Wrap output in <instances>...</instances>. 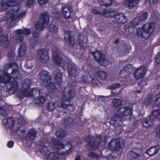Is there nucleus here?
<instances>
[{
    "mask_svg": "<svg viewBox=\"0 0 160 160\" xmlns=\"http://www.w3.org/2000/svg\"><path fill=\"white\" fill-rule=\"evenodd\" d=\"M38 57L39 61L42 63H46L48 62L49 60L48 51L44 49L38 51Z\"/></svg>",
    "mask_w": 160,
    "mask_h": 160,
    "instance_id": "11",
    "label": "nucleus"
},
{
    "mask_svg": "<svg viewBox=\"0 0 160 160\" xmlns=\"http://www.w3.org/2000/svg\"><path fill=\"white\" fill-rule=\"evenodd\" d=\"M155 60L157 63H160V57L158 54L157 55Z\"/></svg>",
    "mask_w": 160,
    "mask_h": 160,
    "instance_id": "63",
    "label": "nucleus"
},
{
    "mask_svg": "<svg viewBox=\"0 0 160 160\" xmlns=\"http://www.w3.org/2000/svg\"><path fill=\"white\" fill-rule=\"evenodd\" d=\"M151 118H152L151 115L147 118H146L142 123V126L146 128L150 127L153 125V122Z\"/></svg>",
    "mask_w": 160,
    "mask_h": 160,
    "instance_id": "25",
    "label": "nucleus"
},
{
    "mask_svg": "<svg viewBox=\"0 0 160 160\" xmlns=\"http://www.w3.org/2000/svg\"><path fill=\"white\" fill-rule=\"evenodd\" d=\"M138 3V0H125L124 3V5L129 8L137 6Z\"/></svg>",
    "mask_w": 160,
    "mask_h": 160,
    "instance_id": "19",
    "label": "nucleus"
},
{
    "mask_svg": "<svg viewBox=\"0 0 160 160\" xmlns=\"http://www.w3.org/2000/svg\"><path fill=\"white\" fill-rule=\"evenodd\" d=\"M62 74L59 72L56 75L55 79L56 82L58 83H61L62 82Z\"/></svg>",
    "mask_w": 160,
    "mask_h": 160,
    "instance_id": "42",
    "label": "nucleus"
},
{
    "mask_svg": "<svg viewBox=\"0 0 160 160\" xmlns=\"http://www.w3.org/2000/svg\"><path fill=\"white\" fill-rule=\"evenodd\" d=\"M112 104L115 107H118L121 105V101L119 99H115L113 100Z\"/></svg>",
    "mask_w": 160,
    "mask_h": 160,
    "instance_id": "44",
    "label": "nucleus"
},
{
    "mask_svg": "<svg viewBox=\"0 0 160 160\" xmlns=\"http://www.w3.org/2000/svg\"><path fill=\"white\" fill-rule=\"evenodd\" d=\"M160 149V146H157L152 147L147 151V153L151 156H153L157 153Z\"/></svg>",
    "mask_w": 160,
    "mask_h": 160,
    "instance_id": "26",
    "label": "nucleus"
},
{
    "mask_svg": "<svg viewBox=\"0 0 160 160\" xmlns=\"http://www.w3.org/2000/svg\"><path fill=\"white\" fill-rule=\"evenodd\" d=\"M53 59L55 64L58 66H62L65 64V61L58 52H53Z\"/></svg>",
    "mask_w": 160,
    "mask_h": 160,
    "instance_id": "14",
    "label": "nucleus"
},
{
    "mask_svg": "<svg viewBox=\"0 0 160 160\" xmlns=\"http://www.w3.org/2000/svg\"><path fill=\"white\" fill-rule=\"evenodd\" d=\"M36 134V132L33 129L30 130L26 138L28 140H33Z\"/></svg>",
    "mask_w": 160,
    "mask_h": 160,
    "instance_id": "33",
    "label": "nucleus"
},
{
    "mask_svg": "<svg viewBox=\"0 0 160 160\" xmlns=\"http://www.w3.org/2000/svg\"><path fill=\"white\" fill-rule=\"evenodd\" d=\"M142 23L139 18H136L131 21L128 26L125 27L124 29L127 32L131 34L133 33V28L137 26L141 25Z\"/></svg>",
    "mask_w": 160,
    "mask_h": 160,
    "instance_id": "9",
    "label": "nucleus"
},
{
    "mask_svg": "<svg viewBox=\"0 0 160 160\" xmlns=\"http://www.w3.org/2000/svg\"><path fill=\"white\" fill-rule=\"evenodd\" d=\"M39 75L41 79L43 82V84L46 86L49 92L53 93L58 91L54 84L51 83L50 77L48 75V73L47 71H42Z\"/></svg>",
    "mask_w": 160,
    "mask_h": 160,
    "instance_id": "3",
    "label": "nucleus"
},
{
    "mask_svg": "<svg viewBox=\"0 0 160 160\" xmlns=\"http://www.w3.org/2000/svg\"><path fill=\"white\" fill-rule=\"evenodd\" d=\"M65 39L66 42H68L71 46H73L75 43L73 33L71 31L65 32Z\"/></svg>",
    "mask_w": 160,
    "mask_h": 160,
    "instance_id": "15",
    "label": "nucleus"
},
{
    "mask_svg": "<svg viewBox=\"0 0 160 160\" xmlns=\"http://www.w3.org/2000/svg\"><path fill=\"white\" fill-rule=\"evenodd\" d=\"M152 100L151 96H148L145 98L144 103L146 105H148L151 103Z\"/></svg>",
    "mask_w": 160,
    "mask_h": 160,
    "instance_id": "47",
    "label": "nucleus"
},
{
    "mask_svg": "<svg viewBox=\"0 0 160 160\" xmlns=\"http://www.w3.org/2000/svg\"><path fill=\"white\" fill-rule=\"evenodd\" d=\"M60 14L58 12H54L52 14V16L57 19H58L60 17Z\"/></svg>",
    "mask_w": 160,
    "mask_h": 160,
    "instance_id": "53",
    "label": "nucleus"
},
{
    "mask_svg": "<svg viewBox=\"0 0 160 160\" xmlns=\"http://www.w3.org/2000/svg\"><path fill=\"white\" fill-rule=\"evenodd\" d=\"M6 18L7 20L9 22H12L17 18V17L15 16L13 11H10L7 13Z\"/></svg>",
    "mask_w": 160,
    "mask_h": 160,
    "instance_id": "27",
    "label": "nucleus"
},
{
    "mask_svg": "<svg viewBox=\"0 0 160 160\" xmlns=\"http://www.w3.org/2000/svg\"><path fill=\"white\" fill-rule=\"evenodd\" d=\"M58 107L59 108L62 107L64 108H66L68 107V105L64 103H61L60 105H58Z\"/></svg>",
    "mask_w": 160,
    "mask_h": 160,
    "instance_id": "58",
    "label": "nucleus"
},
{
    "mask_svg": "<svg viewBox=\"0 0 160 160\" xmlns=\"http://www.w3.org/2000/svg\"><path fill=\"white\" fill-rule=\"evenodd\" d=\"M25 132V130L23 128H21L18 129L17 132L18 133L20 134L21 137L24 138V133Z\"/></svg>",
    "mask_w": 160,
    "mask_h": 160,
    "instance_id": "46",
    "label": "nucleus"
},
{
    "mask_svg": "<svg viewBox=\"0 0 160 160\" xmlns=\"http://www.w3.org/2000/svg\"><path fill=\"white\" fill-rule=\"evenodd\" d=\"M8 83V87L10 91L14 92H16L19 88L18 83L15 80H10Z\"/></svg>",
    "mask_w": 160,
    "mask_h": 160,
    "instance_id": "18",
    "label": "nucleus"
},
{
    "mask_svg": "<svg viewBox=\"0 0 160 160\" xmlns=\"http://www.w3.org/2000/svg\"><path fill=\"white\" fill-rule=\"evenodd\" d=\"M75 93L74 90L66 89L62 94V99L65 102L68 101L74 97Z\"/></svg>",
    "mask_w": 160,
    "mask_h": 160,
    "instance_id": "12",
    "label": "nucleus"
},
{
    "mask_svg": "<svg viewBox=\"0 0 160 160\" xmlns=\"http://www.w3.org/2000/svg\"><path fill=\"white\" fill-rule=\"evenodd\" d=\"M2 123L6 128H10L12 127L14 122L12 118L8 117L7 118L3 119L2 120Z\"/></svg>",
    "mask_w": 160,
    "mask_h": 160,
    "instance_id": "21",
    "label": "nucleus"
},
{
    "mask_svg": "<svg viewBox=\"0 0 160 160\" xmlns=\"http://www.w3.org/2000/svg\"><path fill=\"white\" fill-rule=\"evenodd\" d=\"M50 147L53 151L52 152H50L47 147L44 146L42 148V150L44 155L48 159L58 160L59 156V154L58 152L60 149L63 148L64 145L58 141L56 140L53 141Z\"/></svg>",
    "mask_w": 160,
    "mask_h": 160,
    "instance_id": "2",
    "label": "nucleus"
},
{
    "mask_svg": "<svg viewBox=\"0 0 160 160\" xmlns=\"http://www.w3.org/2000/svg\"><path fill=\"white\" fill-rule=\"evenodd\" d=\"M49 15L47 12L42 13L40 16V20L35 24L36 28L41 30L46 27L48 23Z\"/></svg>",
    "mask_w": 160,
    "mask_h": 160,
    "instance_id": "5",
    "label": "nucleus"
},
{
    "mask_svg": "<svg viewBox=\"0 0 160 160\" xmlns=\"http://www.w3.org/2000/svg\"><path fill=\"white\" fill-rule=\"evenodd\" d=\"M144 31L142 26V28H139L137 29L136 34L138 35L142 36L143 38H147V37L144 36Z\"/></svg>",
    "mask_w": 160,
    "mask_h": 160,
    "instance_id": "37",
    "label": "nucleus"
},
{
    "mask_svg": "<svg viewBox=\"0 0 160 160\" xmlns=\"http://www.w3.org/2000/svg\"><path fill=\"white\" fill-rule=\"evenodd\" d=\"M128 155L133 158H136L138 157L139 154L133 151H131Z\"/></svg>",
    "mask_w": 160,
    "mask_h": 160,
    "instance_id": "48",
    "label": "nucleus"
},
{
    "mask_svg": "<svg viewBox=\"0 0 160 160\" xmlns=\"http://www.w3.org/2000/svg\"><path fill=\"white\" fill-rule=\"evenodd\" d=\"M133 66L131 64H128L125 67L123 70L120 72L119 75L121 77L123 78L128 74V73L132 71Z\"/></svg>",
    "mask_w": 160,
    "mask_h": 160,
    "instance_id": "16",
    "label": "nucleus"
},
{
    "mask_svg": "<svg viewBox=\"0 0 160 160\" xmlns=\"http://www.w3.org/2000/svg\"><path fill=\"white\" fill-rule=\"evenodd\" d=\"M91 80L92 78L89 75L85 76L82 77V81L85 83H89L91 82Z\"/></svg>",
    "mask_w": 160,
    "mask_h": 160,
    "instance_id": "45",
    "label": "nucleus"
},
{
    "mask_svg": "<svg viewBox=\"0 0 160 160\" xmlns=\"http://www.w3.org/2000/svg\"><path fill=\"white\" fill-rule=\"evenodd\" d=\"M132 112V110L129 108H121L112 117L110 122L111 124L116 128L121 126L122 124L121 120H126L127 117L130 116L131 115Z\"/></svg>",
    "mask_w": 160,
    "mask_h": 160,
    "instance_id": "1",
    "label": "nucleus"
},
{
    "mask_svg": "<svg viewBox=\"0 0 160 160\" xmlns=\"http://www.w3.org/2000/svg\"><path fill=\"white\" fill-rule=\"evenodd\" d=\"M33 0H27L26 5L30 7L33 4Z\"/></svg>",
    "mask_w": 160,
    "mask_h": 160,
    "instance_id": "52",
    "label": "nucleus"
},
{
    "mask_svg": "<svg viewBox=\"0 0 160 160\" xmlns=\"http://www.w3.org/2000/svg\"><path fill=\"white\" fill-rule=\"evenodd\" d=\"M39 4L40 5H43L46 4L48 2V0H37Z\"/></svg>",
    "mask_w": 160,
    "mask_h": 160,
    "instance_id": "54",
    "label": "nucleus"
},
{
    "mask_svg": "<svg viewBox=\"0 0 160 160\" xmlns=\"http://www.w3.org/2000/svg\"><path fill=\"white\" fill-rule=\"evenodd\" d=\"M9 148H12L13 145V142L12 141H9L7 144Z\"/></svg>",
    "mask_w": 160,
    "mask_h": 160,
    "instance_id": "60",
    "label": "nucleus"
},
{
    "mask_svg": "<svg viewBox=\"0 0 160 160\" xmlns=\"http://www.w3.org/2000/svg\"><path fill=\"white\" fill-rule=\"evenodd\" d=\"M30 84L31 81L29 79H26L24 80L22 85L23 92L25 91V92H27L28 91Z\"/></svg>",
    "mask_w": 160,
    "mask_h": 160,
    "instance_id": "29",
    "label": "nucleus"
},
{
    "mask_svg": "<svg viewBox=\"0 0 160 160\" xmlns=\"http://www.w3.org/2000/svg\"><path fill=\"white\" fill-rule=\"evenodd\" d=\"M120 86V84L118 83H114L109 86V88L111 89H116L118 88Z\"/></svg>",
    "mask_w": 160,
    "mask_h": 160,
    "instance_id": "50",
    "label": "nucleus"
},
{
    "mask_svg": "<svg viewBox=\"0 0 160 160\" xmlns=\"http://www.w3.org/2000/svg\"><path fill=\"white\" fill-rule=\"evenodd\" d=\"M33 36L34 38L38 37L39 36V34L36 32H34L33 33Z\"/></svg>",
    "mask_w": 160,
    "mask_h": 160,
    "instance_id": "64",
    "label": "nucleus"
},
{
    "mask_svg": "<svg viewBox=\"0 0 160 160\" xmlns=\"http://www.w3.org/2000/svg\"><path fill=\"white\" fill-rule=\"evenodd\" d=\"M92 12L95 14H99L100 15V13H101V12H98L97 10L93 9L92 11Z\"/></svg>",
    "mask_w": 160,
    "mask_h": 160,
    "instance_id": "61",
    "label": "nucleus"
},
{
    "mask_svg": "<svg viewBox=\"0 0 160 160\" xmlns=\"http://www.w3.org/2000/svg\"><path fill=\"white\" fill-rule=\"evenodd\" d=\"M31 33L30 29L25 28L22 30L21 29H18L16 31L15 33L16 36L13 37V40L15 42L19 43L22 42L23 39L22 34L28 35Z\"/></svg>",
    "mask_w": 160,
    "mask_h": 160,
    "instance_id": "7",
    "label": "nucleus"
},
{
    "mask_svg": "<svg viewBox=\"0 0 160 160\" xmlns=\"http://www.w3.org/2000/svg\"><path fill=\"white\" fill-rule=\"evenodd\" d=\"M148 15V13L146 12H142L141 15L138 18H139L140 21L142 23L144 22L145 20L147 19Z\"/></svg>",
    "mask_w": 160,
    "mask_h": 160,
    "instance_id": "38",
    "label": "nucleus"
},
{
    "mask_svg": "<svg viewBox=\"0 0 160 160\" xmlns=\"http://www.w3.org/2000/svg\"><path fill=\"white\" fill-rule=\"evenodd\" d=\"M56 102H50L48 103V110L49 111L53 110L56 108L57 105Z\"/></svg>",
    "mask_w": 160,
    "mask_h": 160,
    "instance_id": "36",
    "label": "nucleus"
},
{
    "mask_svg": "<svg viewBox=\"0 0 160 160\" xmlns=\"http://www.w3.org/2000/svg\"><path fill=\"white\" fill-rule=\"evenodd\" d=\"M151 117H152V119H160V109L153 112L151 115Z\"/></svg>",
    "mask_w": 160,
    "mask_h": 160,
    "instance_id": "35",
    "label": "nucleus"
},
{
    "mask_svg": "<svg viewBox=\"0 0 160 160\" xmlns=\"http://www.w3.org/2000/svg\"><path fill=\"white\" fill-rule=\"evenodd\" d=\"M2 38L3 41H1L0 43L4 47H5V48H7L9 45V42L7 40L6 38L4 37Z\"/></svg>",
    "mask_w": 160,
    "mask_h": 160,
    "instance_id": "41",
    "label": "nucleus"
},
{
    "mask_svg": "<svg viewBox=\"0 0 160 160\" xmlns=\"http://www.w3.org/2000/svg\"><path fill=\"white\" fill-rule=\"evenodd\" d=\"M115 18L116 22L118 23H124L128 20L127 17L122 13L116 15Z\"/></svg>",
    "mask_w": 160,
    "mask_h": 160,
    "instance_id": "23",
    "label": "nucleus"
},
{
    "mask_svg": "<svg viewBox=\"0 0 160 160\" xmlns=\"http://www.w3.org/2000/svg\"><path fill=\"white\" fill-rule=\"evenodd\" d=\"M124 140L122 138L114 139L109 143L108 146L110 150L118 151L124 146Z\"/></svg>",
    "mask_w": 160,
    "mask_h": 160,
    "instance_id": "6",
    "label": "nucleus"
},
{
    "mask_svg": "<svg viewBox=\"0 0 160 160\" xmlns=\"http://www.w3.org/2000/svg\"><path fill=\"white\" fill-rule=\"evenodd\" d=\"M13 68V69L18 68V66L17 64L15 63H11L6 65L5 67V68L6 69L5 70H6L7 69Z\"/></svg>",
    "mask_w": 160,
    "mask_h": 160,
    "instance_id": "39",
    "label": "nucleus"
},
{
    "mask_svg": "<svg viewBox=\"0 0 160 160\" xmlns=\"http://www.w3.org/2000/svg\"><path fill=\"white\" fill-rule=\"evenodd\" d=\"M70 9L71 7L70 6H65L62 8V13L66 18L69 19L71 18L72 11Z\"/></svg>",
    "mask_w": 160,
    "mask_h": 160,
    "instance_id": "24",
    "label": "nucleus"
},
{
    "mask_svg": "<svg viewBox=\"0 0 160 160\" xmlns=\"http://www.w3.org/2000/svg\"><path fill=\"white\" fill-rule=\"evenodd\" d=\"M93 55L96 60L101 65L106 66L110 64L109 61L105 58V55L102 52L97 51Z\"/></svg>",
    "mask_w": 160,
    "mask_h": 160,
    "instance_id": "8",
    "label": "nucleus"
},
{
    "mask_svg": "<svg viewBox=\"0 0 160 160\" xmlns=\"http://www.w3.org/2000/svg\"><path fill=\"white\" fill-rule=\"evenodd\" d=\"M40 94V90L38 88H34L32 91L28 89L27 92H25V91L23 92V95L26 97H30L32 95L36 96L38 95H39Z\"/></svg>",
    "mask_w": 160,
    "mask_h": 160,
    "instance_id": "17",
    "label": "nucleus"
},
{
    "mask_svg": "<svg viewBox=\"0 0 160 160\" xmlns=\"http://www.w3.org/2000/svg\"><path fill=\"white\" fill-rule=\"evenodd\" d=\"M97 75L99 78L102 80L106 79L107 77L106 73L104 71L98 72Z\"/></svg>",
    "mask_w": 160,
    "mask_h": 160,
    "instance_id": "40",
    "label": "nucleus"
},
{
    "mask_svg": "<svg viewBox=\"0 0 160 160\" xmlns=\"http://www.w3.org/2000/svg\"><path fill=\"white\" fill-rule=\"evenodd\" d=\"M45 100L44 97L42 96L35 99L36 104L39 106H42L45 103Z\"/></svg>",
    "mask_w": 160,
    "mask_h": 160,
    "instance_id": "31",
    "label": "nucleus"
},
{
    "mask_svg": "<svg viewBox=\"0 0 160 160\" xmlns=\"http://www.w3.org/2000/svg\"><path fill=\"white\" fill-rule=\"evenodd\" d=\"M91 82L92 84L94 86L99 85L100 84V82L96 78H94L92 79V80Z\"/></svg>",
    "mask_w": 160,
    "mask_h": 160,
    "instance_id": "49",
    "label": "nucleus"
},
{
    "mask_svg": "<svg viewBox=\"0 0 160 160\" xmlns=\"http://www.w3.org/2000/svg\"><path fill=\"white\" fill-rule=\"evenodd\" d=\"M26 50L25 45L24 44L20 45L18 51L19 56L21 57L24 56L25 54Z\"/></svg>",
    "mask_w": 160,
    "mask_h": 160,
    "instance_id": "30",
    "label": "nucleus"
},
{
    "mask_svg": "<svg viewBox=\"0 0 160 160\" xmlns=\"http://www.w3.org/2000/svg\"><path fill=\"white\" fill-rule=\"evenodd\" d=\"M26 14V11L23 12L19 13L17 16V18H21L24 17Z\"/></svg>",
    "mask_w": 160,
    "mask_h": 160,
    "instance_id": "51",
    "label": "nucleus"
},
{
    "mask_svg": "<svg viewBox=\"0 0 160 160\" xmlns=\"http://www.w3.org/2000/svg\"><path fill=\"white\" fill-rule=\"evenodd\" d=\"M66 135V132L62 130L57 131L56 133V137L60 138H62L65 137Z\"/></svg>",
    "mask_w": 160,
    "mask_h": 160,
    "instance_id": "34",
    "label": "nucleus"
},
{
    "mask_svg": "<svg viewBox=\"0 0 160 160\" xmlns=\"http://www.w3.org/2000/svg\"><path fill=\"white\" fill-rule=\"evenodd\" d=\"M0 114L3 116H5L6 115V112L5 110L2 108H0Z\"/></svg>",
    "mask_w": 160,
    "mask_h": 160,
    "instance_id": "56",
    "label": "nucleus"
},
{
    "mask_svg": "<svg viewBox=\"0 0 160 160\" xmlns=\"http://www.w3.org/2000/svg\"><path fill=\"white\" fill-rule=\"evenodd\" d=\"M156 102L158 104L160 103V92L156 96Z\"/></svg>",
    "mask_w": 160,
    "mask_h": 160,
    "instance_id": "57",
    "label": "nucleus"
},
{
    "mask_svg": "<svg viewBox=\"0 0 160 160\" xmlns=\"http://www.w3.org/2000/svg\"><path fill=\"white\" fill-rule=\"evenodd\" d=\"M147 68L144 67H141L137 69L134 72V76L136 79L141 78L146 75V72L147 71Z\"/></svg>",
    "mask_w": 160,
    "mask_h": 160,
    "instance_id": "13",
    "label": "nucleus"
},
{
    "mask_svg": "<svg viewBox=\"0 0 160 160\" xmlns=\"http://www.w3.org/2000/svg\"><path fill=\"white\" fill-rule=\"evenodd\" d=\"M20 75V74L18 68L13 69L10 74L7 72H4L3 75L0 77V81L4 83H8L12 79L14 80V79L18 78Z\"/></svg>",
    "mask_w": 160,
    "mask_h": 160,
    "instance_id": "4",
    "label": "nucleus"
},
{
    "mask_svg": "<svg viewBox=\"0 0 160 160\" xmlns=\"http://www.w3.org/2000/svg\"><path fill=\"white\" fill-rule=\"evenodd\" d=\"M20 5L19 4H17L16 6H14L13 7V12H17L18 11Z\"/></svg>",
    "mask_w": 160,
    "mask_h": 160,
    "instance_id": "55",
    "label": "nucleus"
},
{
    "mask_svg": "<svg viewBox=\"0 0 160 160\" xmlns=\"http://www.w3.org/2000/svg\"><path fill=\"white\" fill-rule=\"evenodd\" d=\"M49 30L52 32L57 33L58 32V28L53 24H50L49 28Z\"/></svg>",
    "mask_w": 160,
    "mask_h": 160,
    "instance_id": "43",
    "label": "nucleus"
},
{
    "mask_svg": "<svg viewBox=\"0 0 160 160\" xmlns=\"http://www.w3.org/2000/svg\"><path fill=\"white\" fill-rule=\"evenodd\" d=\"M115 12L113 10H108L107 9H104L103 11L100 13V15L104 16L106 18H109L114 16Z\"/></svg>",
    "mask_w": 160,
    "mask_h": 160,
    "instance_id": "22",
    "label": "nucleus"
},
{
    "mask_svg": "<svg viewBox=\"0 0 160 160\" xmlns=\"http://www.w3.org/2000/svg\"><path fill=\"white\" fill-rule=\"evenodd\" d=\"M75 160H87L83 156H79L75 158Z\"/></svg>",
    "mask_w": 160,
    "mask_h": 160,
    "instance_id": "59",
    "label": "nucleus"
},
{
    "mask_svg": "<svg viewBox=\"0 0 160 160\" xmlns=\"http://www.w3.org/2000/svg\"><path fill=\"white\" fill-rule=\"evenodd\" d=\"M98 2L101 5L109 7L112 4V0H98Z\"/></svg>",
    "mask_w": 160,
    "mask_h": 160,
    "instance_id": "32",
    "label": "nucleus"
},
{
    "mask_svg": "<svg viewBox=\"0 0 160 160\" xmlns=\"http://www.w3.org/2000/svg\"><path fill=\"white\" fill-rule=\"evenodd\" d=\"M86 140L92 149L95 150L98 147V142H94V138L92 136H89L86 138Z\"/></svg>",
    "mask_w": 160,
    "mask_h": 160,
    "instance_id": "20",
    "label": "nucleus"
},
{
    "mask_svg": "<svg viewBox=\"0 0 160 160\" xmlns=\"http://www.w3.org/2000/svg\"><path fill=\"white\" fill-rule=\"evenodd\" d=\"M75 65L73 63L68 64V67L69 68V74L70 76H72L74 75L77 73L76 68L75 67Z\"/></svg>",
    "mask_w": 160,
    "mask_h": 160,
    "instance_id": "28",
    "label": "nucleus"
},
{
    "mask_svg": "<svg viewBox=\"0 0 160 160\" xmlns=\"http://www.w3.org/2000/svg\"><path fill=\"white\" fill-rule=\"evenodd\" d=\"M156 132L157 135L160 138V125L158 127Z\"/></svg>",
    "mask_w": 160,
    "mask_h": 160,
    "instance_id": "62",
    "label": "nucleus"
},
{
    "mask_svg": "<svg viewBox=\"0 0 160 160\" xmlns=\"http://www.w3.org/2000/svg\"><path fill=\"white\" fill-rule=\"evenodd\" d=\"M155 26V24L153 23H147L143 25L144 36L148 37L153 32Z\"/></svg>",
    "mask_w": 160,
    "mask_h": 160,
    "instance_id": "10",
    "label": "nucleus"
}]
</instances>
